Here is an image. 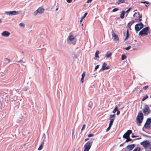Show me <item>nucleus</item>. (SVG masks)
<instances>
[{"mask_svg":"<svg viewBox=\"0 0 151 151\" xmlns=\"http://www.w3.org/2000/svg\"><path fill=\"white\" fill-rule=\"evenodd\" d=\"M67 43L69 45H75L76 43V38L73 35H70L67 39Z\"/></svg>","mask_w":151,"mask_h":151,"instance_id":"f257e3e1","label":"nucleus"},{"mask_svg":"<svg viewBox=\"0 0 151 151\" xmlns=\"http://www.w3.org/2000/svg\"><path fill=\"white\" fill-rule=\"evenodd\" d=\"M93 141V139H92L88 142L84 146V151H89L92 145Z\"/></svg>","mask_w":151,"mask_h":151,"instance_id":"f03ea898","label":"nucleus"},{"mask_svg":"<svg viewBox=\"0 0 151 151\" xmlns=\"http://www.w3.org/2000/svg\"><path fill=\"white\" fill-rule=\"evenodd\" d=\"M149 31V27H146L143 28L139 33V35L140 36H142L143 35L147 36L148 35Z\"/></svg>","mask_w":151,"mask_h":151,"instance_id":"7ed1b4c3","label":"nucleus"},{"mask_svg":"<svg viewBox=\"0 0 151 151\" xmlns=\"http://www.w3.org/2000/svg\"><path fill=\"white\" fill-rule=\"evenodd\" d=\"M142 111L145 115H146L151 113V111L149 107L147 105H145L142 110Z\"/></svg>","mask_w":151,"mask_h":151,"instance_id":"20e7f679","label":"nucleus"},{"mask_svg":"<svg viewBox=\"0 0 151 151\" xmlns=\"http://www.w3.org/2000/svg\"><path fill=\"white\" fill-rule=\"evenodd\" d=\"M5 13L7 15H17L19 14H21V11H6L5 12Z\"/></svg>","mask_w":151,"mask_h":151,"instance_id":"39448f33","label":"nucleus"},{"mask_svg":"<svg viewBox=\"0 0 151 151\" xmlns=\"http://www.w3.org/2000/svg\"><path fill=\"white\" fill-rule=\"evenodd\" d=\"M141 145L143 146L145 149L150 148V142L148 140H146L141 142Z\"/></svg>","mask_w":151,"mask_h":151,"instance_id":"423d86ee","label":"nucleus"},{"mask_svg":"<svg viewBox=\"0 0 151 151\" xmlns=\"http://www.w3.org/2000/svg\"><path fill=\"white\" fill-rule=\"evenodd\" d=\"M143 119V116L142 113L141 112L138 113L137 117V122L139 123H141L142 122Z\"/></svg>","mask_w":151,"mask_h":151,"instance_id":"0eeeda50","label":"nucleus"},{"mask_svg":"<svg viewBox=\"0 0 151 151\" xmlns=\"http://www.w3.org/2000/svg\"><path fill=\"white\" fill-rule=\"evenodd\" d=\"M143 27V24L142 22H140L135 25V29L136 31H139Z\"/></svg>","mask_w":151,"mask_h":151,"instance_id":"6e6552de","label":"nucleus"},{"mask_svg":"<svg viewBox=\"0 0 151 151\" xmlns=\"http://www.w3.org/2000/svg\"><path fill=\"white\" fill-rule=\"evenodd\" d=\"M10 103L13 105H14L15 106H18L19 104V99H17L15 100L14 99H12L11 98V99H10Z\"/></svg>","mask_w":151,"mask_h":151,"instance_id":"1a4fd4ad","label":"nucleus"},{"mask_svg":"<svg viewBox=\"0 0 151 151\" xmlns=\"http://www.w3.org/2000/svg\"><path fill=\"white\" fill-rule=\"evenodd\" d=\"M112 36L113 38V40L115 42H116L119 41V38L117 35H116L114 32L113 30H112Z\"/></svg>","mask_w":151,"mask_h":151,"instance_id":"9d476101","label":"nucleus"},{"mask_svg":"<svg viewBox=\"0 0 151 151\" xmlns=\"http://www.w3.org/2000/svg\"><path fill=\"white\" fill-rule=\"evenodd\" d=\"M132 131L130 130H128L123 135V137L127 139L129 137V135L132 133Z\"/></svg>","mask_w":151,"mask_h":151,"instance_id":"9b49d317","label":"nucleus"},{"mask_svg":"<svg viewBox=\"0 0 151 151\" xmlns=\"http://www.w3.org/2000/svg\"><path fill=\"white\" fill-rule=\"evenodd\" d=\"M151 124V118H148L147 120L144 125L145 127L146 128H148L149 125Z\"/></svg>","mask_w":151,"mask_h":151,"instance_id":"f8f14e48","label":"nucleus"},{"mask_svg":"<svg viewBox=\"0 0 151 151\" xmlns=\"http://www.w3.org/2000/svg\"><path fill=\"white\" fill-rule=\"evenodd\" d=\"M1 34L3 36L7 37L9 36L10 34L9 32L6 31H5L1 33Z\"/></svg>","mask_w":151,"mask_h":151,"instance_id":"ddd939ff","label":"nucleus"},{"mask_svg":"<svg viewBox=\"0 0 151 151\" xmlns=\"http://www.w3.org/2000/svg\"><path fill=\"white\" fill-rule=\"evenodd\" d=\"M109 68V66L107 65V64L106 63L104 62L103 63L102 65V68L101 70L102 69V70H105L108 69Z\"/></svg>","mask_w":151,"mask_h":151,"instance_id":"4468645a","label":"nucleus"},{"mask_svg":"<svg viewBox=\"0 0 151 151\" xmlns=\"http://www.w3.org/2000/svg\"><path fill=\"white\" fill-rule=\"evenodd\" d=\"M135 146V145L134 144H133L131 145H128L127 146V149L128 150H129L130 151L132 150L134 148Z\"/></svg>","mask_w":151,"mask_h":151,"instance_id":"2eb2a0df","label":"nucleus"},{"mask_svg":"<svg viewBox=\"0 0 151 151\" xmlns=\"http://www.w3.org/2000/svg\"><path fill=\"white\" fill-rule=\"evenodd\" d=\"M37 11H38L39 14H42L45 11V9H44L42 7H39L37 9Z\"/></svg>","mask_w":151,"mask_h":151,"instance_id":"dca6fc26","label":"nucleus"},{"mask_svg":"<svg viewBox=\"0 0 151 151\" xmlns=\"http://www.w3.org/2000/svg\"><path fill=\"white\" fill-rule=\"evenodd\" d=\"M125 14V11H123L122 12V13L120 15V17L121 19H123L124 18Z\"/></svg>","mask_w":151,"mask_h":151,"instance_id":"f3484780","label":"nucleus"},{"mask_svg":"<svg viewBox=\"0 0 151 151\" xmlns=\"http://www.w3.org/2000/svg\"><path fill=\"white\" fill-rule=\"evenodd\" d=\"M44 143L43 141L42 142V144L41 145H40V146L39 147V148L38 149V150H41L43 148V144H44Z\"/></svg>","mask_w":151,"mask_h":151,"instance_id":"a211bd4d","label":"nucleus"},{"mask_svg":"<svg viewBox=\"0 0 151 151\" xmlns=\"http://www.w3.org/2000/svg\"><path fill=\"white\" fill-rule=\"evenodd\" d=\"M111 55V52H107L105 55V57L107 58H109Z\"/></svg>","mask_w":151,"mask_h":151,"instance_id":"6ab92c4d","label":"nucleus"},{"mask_svg":"<svg viewBox=\"0 0 151 151\" xmlns=\"http://www.w3.org/2000/svg\"><path fill=\"white\" fill-rule=\"evenodd\" d=\"M134 22V20H132L128 24V25L129 27H130L132 25Z\"/></svg>","mask_w":151,"mask_h":151,"instance_id":"aec40b11","label":"nucleus"},{"mask_svg":"<svg viewBox=\"0 0 151 151\" xmlns=\"http://www.w3.org/2000/svg\"><path fill=\"white\" fill-rule=\"evenodd\" d=\"M99 52L98 50H96V53H95V57L96 58H99V56L98 55Z\"/></svg>","mask_w":151,"mask_h":151,"instance_id":"412c9836","label":"nucleus"},{"mask_svg":"<svg viewBox=\"0 0 151 151\" xmlns=\"http://www.w3.org/2000/svg\"><path fill=\"white\" fill-rule=\"evenodd\" d=\"M114 122V119H110V122L109 124V125L111 126L112 125L113 123Z\"/></svg>","mask_w":151,"mask_h":151,"instance_id":"4be33fe9","label":"nucleus"},{"mask_svg":"<svg viewBox=\"0 0 151 151\" xmlns=\"http://www.w3.org/2000/svg\"><path fill=\"white\" fill-rule=\"evenodd\" d=\"M124 0H117V2L118 4H120V3H123L124 2Z\"/></svg>","mask_w":151,"mask_h":151,"instance_id":"5701e85b","label":"nucleus"},{"mask_svg":"<svg viewBox=\"0 0 151 151\" xmlns=\"http://www.w3.org/2000/svg\"><path fill=\"white\" fill-rule=\"evenodd\" d=\"M132 151H140V148L139 147H137L135 148Z\"/></svg>","mask_w":151,"mask_h":151,"instance_id":"b1692460","label":"nucleus"},{"mask_svg":"<svg viewBox=\"0 0 151 151\" xmlns=\"http://www.w3.org/2000/svg\"><path fill=\"white\" fill-rule=\"evenodd\" d=\"M127 58L126 56L125 55H122L121 57V60H124Z\"/></svg>","mask_w":151,"mask_h":151,"instance_id":"393cba45","label":"nucleus"},{"mask_svg":"<svg viewBox=\"0 0 151 151\" xmlns=\"http://www.w3.org/2000/svg\"><path fill=\"white\" fill-rule=\"evenodd\" d=\"M122 105V103H119L118 104V106H119V107L120 108H119V109H122L124 107V106H123L122 107H121L120 106H121V105Z\"/></svg>","mask_w":151,"mask_h":151,"instance_id":"a878e982","label":"nucleus"},{"mask_svg":"<svg viewBox=\"0 0 151 151\" xmlns=\"http://www.w3.org/2000/svg\"><path fill=\"white\" fill-rule=\"evenodd\" d=\"M117 110H118V106H116L114 108V109L113 111V113H115L117 111Z\"/></svg>","mask_w":151,"mask_h":151,"instance_id":"bb28decb","label":"nucleus"},{"mask_svg":"<svg viewBox=\"0 0 151 151\" xmlns=\"http://www.w3.org/2000/svg\"><path fill=\"white\" fill-rule=\"evenodd\" d=\"M140 15V14H139V12H138L137 13H137H134V14L133 15V16L134 17H137V15Z\"/></svg>","mask_w":151,"mask_h":151,"instance_id":"cd10ccee","label":"nucleus"},{"mask_svg":"<svg viewBox=\"0 0 151 151\" xmlns=\"http://www.w3.org/2000/svg\"><path fill=\"white\" fill-rule=\"evenodd\" d=\"M148 98V96L147 95H146L145 96L143 97L142 99V101H144L147 98Z\"/></svg>","mask_w":151,"mask_h":151,"instance_id":"c85d7f7f","label":"nucleus"},{"mask_svg":"<svg viewBox=\"0 0 151 151\" xmlns=\"http://www.w3.org/2000/svg\"><path fill=\"white\" fill-rule=\"evenodd\" d=\"M126 140L125 141L126 142H128L129 141H131L132 140V139L130 138L129 137H128V138H127Z\"/></svg>","mask_w":151,"mask_h":151,"instance_id":"c756f323","label":"nucleus"},{"mask_svg":"<svg viewBox=\"0 0 151 151\" xmlns=\"http://www.w3.org/2000/svg\"><path fill=\"white\" fill-rule=\"evenodd\" d=\"M19 26L20 27H24L25 26V24L23 23H21L19 24Z\"/></svg>","mask_w":151,"mask_h":151,"instance_id":"7c9ffc66","label":"nucleus"},{"mask_svg":"<svg viewBox=\"0 0 151 151\" xmlns=\"http://www.w3.org/2000/svg\"><path fill=\"white\" fill-rule=\"evenodd\" d=\"M4 61L7 63H9L10 62V60L8 58H5Z\"/></svg>","mask_w":151,"mask_h":151,"instance_id":"2f4dec72","label":"nucleus"},{"mask_svg":"<svg viewBox=\"0 0 151 151\" xmlns=\"http://www.w3.org/2000/svg\"><path fill=\"white\" fill-rule=\"evenodd\" d=\"M93 136H94V134H89L88 135V137H93Z\"/></svg>","mask_w":151,"mask_h":151,"instance_id":"473e14b6","label":"nucleus"},{"mask_svg":"<svg viewBox=\"0 0 151 151\" xmlns=\"http://www.w3.org/2000/svg\"><path fill=\"white\" fill-rule=\"evenodd\" d=\"M142 14H141V15H140L139 16V22H140L142 21Z\"/></svg>","mask_w":151,"mask_h":151,"instance_id":"72a5a7b5","label":"nucleus"},{"mask_svg":"<svg viewBox=\"0 0 151 151\" xmlns=\"http://www.w3.org/2000/svg\"><path fill=\"white\" fill-rule=\"evenodd\" d=\"M85 75H86V72H85L84 71L83 72V73L82 74V77L84 78V77L85 76Z\"/></svg>","mask_w":151,"mask_h":151,"instance_id":"f704fd0d","label":"nucleus"},{"mask_svg":"<svg viewBox=\"0 0 151 151\" xmlns=\"http://www.w3.org/2000/svg\"><path fill=\"white\" fill-rule=\"evenodd\" d=\"M92 103L91 102H90L88 104V106L90 108V109H91V105L92 104Z\"/></svg>","mask_w":151,"mask_h":151,"instance_id":"c9c22d12","label":"nucleus"},{"mask_svg":"<svg viewBox=\"0 0 151 151\" xmlns=\"http://www.w3.org/2000/svg\"><path fill=\"white\" fill-rule=\"evenodd\" d=\"M38 13L37 10L34 12V14L35 16Z\"/></svg>","mask_w":151,"mask_h":151,"instance_id":"e433bc0d","label":"nucleus"},{"mask_svg":"<svg viewBox=\"0 0 151 151\" xmlns=\"http://www.w3.org/2000/svg\"><path fill=\"white\" fill-rule=\"evenodd\" d=\"M118 10V9L117 8H115L112 11L113 12H115L117 11Z\"/></svg>","mask_w":151,"mask_h":151,"instance_id":"4c0bfd02","label":"nucleus"},{"mask_svg":"<svg viewBox=\"0 0 151 151\" xmlns=\"http://www.w3.org/2000/svg\"><path fill=\"white\" fill-rule=\"evenodd\" d=\"M131 48V46L129 45L128 47L125 48V49L126 50H128Z\"/></svg>","mask_w":151,"mask_h":151,"instance_id":"58836bf2","label":"nucleus"},{"mask_svg":"<svg viewBox=\"0 0 151 151\" xmlns=\"http://www.w3.org/2000/svg\"><path fill=\"white\" fill-rule=\"evenodd\" d=\"M85 126H86V125L85 124L83 125V126L82 127L81 129V132H82V131L85 128Z\"/></svg>","mask_w":151,"mask_h":151,"instance_id":"ea45409f","label":"nucleus"},{"mask_svg":"<svg viewBox=\"0 0 151 151\" xmlns=\"http://www.w3.org/2000/svg\"><path fill=\"white\" fill-rule=\"evenodd\" d=\"M115 114H111L110 115V116L109 117L110 118H112L114 117L115 116Z\"/></svg>","mask_w":151,"mask_h":151,"instance_id":"a19ab883","label":"nucleus"},{"mask_svg":"<svg viewBox=\"0 0 151 151\" xmlns=\"http://www.w3.org/2000/svg\"><path fill=\"white\" fill-rule=\"evenodd\" d=\"M87 13H85V14H84V15L83 16L82 18V19H84L86 17V15H87Z\"/></svg>","mask_w":151,"mask_h":151,"instance_id":"79ce46f5","label":"nucleus"},{"mask_svg":"<svg viewBox=\"0 0 151 151\" xmlns=\"http://www.w3.org/2000/svg\"><path fill=\"white\" fill-rule=\"evenodd\" d=\"M141 3H146L147 4H148L149 3L148 2L146 1H142L141 2Z\"/></svg>","mask_w":151,"mask_h":151,"instance_id":"37998d69","label":"nucleus"},{"mask_svg":"<svg viewBox=\"0 0 151 151\" xmlns=\"http://www.w3.org/2000/svg\"><path fill=\"white\" fill-rule=\"evenodd\" d=\"M17 62L20 63H21L22 65H23L22 63H24V62H23L22 60H20L19 61H17Z\"/></svg>","mask_w":151,"mask_h":151,"instance_id":"c03bdc74","label":"nucleus"},{"mask_svg":"<svg viewBox=\"0 0 151 151\" xmlns=\"http://www.w3.org/2000/svg\"><path fill=\"white\" fill-rule=\"evenodd\" d=\"M148 87V86H144L143 87V89L144 90H146L147 88Z\"/></svg>","mask_w":151,"mask_h":151,"instance_id":"a18cd8bd","label":"nucleus"},{"mask_svg":"<svg viewBox=\"0 0 151 151\" xmlns=\"http://www.w3.org/2000/svg\"><path fill=\"white\" fill-rule=\"evenodd\" d=\"M142 135L143 136H145V137H149V136H148V135H147L145 134H142Z\"/></svg>","mask_w":151,"mask_h":151,"instance_id":"49530a36","label":"nucleus"},{"mask_svg":"<svg viewBox=\"0 0 151 151\" xmlns=\"http://www.w3.org/2000/svg\"><path fill=\"white\" fill-rule=\"evenodd\" d=\"M83 80H84V78L81 77V83H83Z\"/></svg>","mask_w":151,"mask_h":151,"instance_id":"de8ad7c7","label":"nucleus"},{"mask_svg":"<svg viewBox=\"0 0 151 151\" xmlns=\"http://www.w3.org/2000/svg\"><path fill=\"white\" fill-rule=\"evenodd\" d=\"M111 126H110L109 125V127H108L106 131H108L110 129V128Z\"/></svg>","mask_w":151,"mask_h":151,"instance_id":"09e8293b","label":"nucleus"},{"mask_svg":"<svg viewBox=\"0 0 151 151\" xmlns=\"http://www.w3.org/2000/svg\"><path fill=\"white\" fill-rule=\"evenodd\" d=\"M131 9V8H129L125 12V13H128Z\"/></svg>","mask_w":151,"mask_h":151,"instance_id":"8fccbe9b","label":"nucleus"},{"mask_svg":"<svg viewBox=\"0 0 151 151\" xmlns=\"http://www.w3.org/2000/svg\"><path fill=\"white\" fill-rule=\"evenodd\" d=\"M99 65H97L95 67V70H96L97 69L99 68Z\"/></svg>","mask_w":151,"mask_h":151,"instance_id":"3c124183","label":"nucleus"},{"mask_svg":"<svg viewBox=\"0 0 151 151\" xmlns=\"http://www.w3.org/2000/svg\"><path fill=\"white\" fill-rule=\"evenodd\" d=\"M126 36H129V31L128 30H127V34H126Z\"/></svg>","mask_w":151,"mask_h":151,"instance_id":"603ef678","label":"nucleus"},{"mask_svg":"<svg viewBox=\"0 0 151 151\" xmlns=\"http://www.w3.org/2000/svg\"><path fill=\"white\" fill-rule=\"evenodd\" d=\"M72 0H66L67 1L68 3H70L71 2Z\"/></svg>","mask_w":151,"mask_h":151,"instance_id":"864d4df0","label":"nucleus"},{"mask_svg":"<svg viewBox=\"0 0 151 151\" xmlns=\"http://www.w3.org/2000/svg\"><path fill=\"white\" fill-rule=\"evenodd\" d=\"M117 112L116 113V114L117 115H119L120 113V111L117 110Z\"/></svg>","mask_w":151,"mask_h":151,"instance_id":"5fc2aeb1","label":"nucleus"},{"mask_svg":"<svg viewBox=\"0 0 151 151\" xmlns=\"http://www.w3.org/2000/svg\"><path fill=\"white\" fill-rule=\"evenodd\" d=\"M137 137V136L134 135H133V133L132 134V138H134V137Z\"/></svg>","mask_w":151,"mask_h":151,"instance_id":"6e6d98bb","label":"nucleus"},{"mask_svg":"<svg viewBox=\"0 0 151 151\" xmlns=\"http://www.w3.org/2000/svg\"><path fill=\"white\" fill-rule=\"evenodd\" d=\"M129 36H126V37L124 39V40H126L128 39V38Z\"/></svg>","mask_w":151,"mask_h":151,"instance_id":"4d7b16f0","label":"nucleus"},{"mask_svg":"<svg viewBox=\"0 0 151 151\" xmlns=\"http://www.w3.org/2000/svg\"><path fill=\"white\" fill-rule=\"evenodd\" d=\"M92 0H87V3H89L91 2L92 1Z\"/></svg>","mask_w":151,"mask_h":151,"instance_id":"13d9d810","label":"nucleus"},{"mask_svg":"<svg viewBox=\"0 0 151 151\" xmlns=\"http://www.w3.org/2000/svg\"><path fill=\"white\" fill-rule=\"evenodd\" d=\"M88 139H89V138H86L85 139V141H87L88 140Z\"/></svg>","mask_w":151,"mask_h":151,"instance_id":"bf43d9fd","label":"nucleus"},{"mask_svg":"<svg viewBox=\"0 0 151 151\" xmlns=\"http://www.w3.org/2000/svg\"><path fill=\"white\" fill-rule=\"evenodd\" d=\"M74 130V129H73V132H72V137L73 136V134H74V132H73Z\"/></svg>","mask_w":151,"mask_h":151,"instance_id":"052dcab7","label":"nucleus"},{"mask_svg":"<svg viewBox=\"0 0 151 151\" xmlns=\"http://www.w3.org/2000/svg\"><path fill=\"white\" fill-rule=\"evenodd\" d=\"M83 19H82V18H81V19L80 21L81 23L82 22Z\"/></svg>","mask_w":151,"mask_h":151,"instance_id":"680f3d73","label":"nucleus"},{"mask_svg":"<svg viewBox=\"0 0 151 151\" xmlns=\"http://www.w3.org/2000/svg\"><path fill=\"white\" fill-rule=\"evenodd\" d=\"M58 8H57L56 9V11H58Z\"/></svg>","mask_w":151,"mask_h":151,"instance_id":"e2e57ef3","label":"nucleus"},{"mask_svg":"<svg viewBox=\"0 0 151 151\" xmlns=\"http://www.w3.org/2000/svg\"><path fill=\"white\" fill-rule=\"evenodd\" d=\"M137 11V9H136V10H135L134 11V12H135V11Z\"/></svg>","mask_w":151,"mask_h":151,"instance_id":"0e129e2a","label":"nucleus"},{"mask_svg":"<svg viewBox=\"0 0 151 151\" xmlns=\"http://www.w3.org/2000/svg\"><path fill=\"white\" fill-rule=\"evenodd\" d=\"M1 22H2L1 20V19H0V23Z\"/></svg>","mask_w":151,"mask_h":151,"instance_id":"69168bd1","label":"nucleus"},{"mask_svg":"<svg viewBox=\"0 0 151 151\" xmlns=\"http://www.w3.org/2000/svg\"><path fill=\"white\" fill-rule=\"evenodd\" d=\"M145 6L146 7H147V5H145Z\"/></svg>","mask_w":151,"mask_h":151,"instance_id":"338daca9","label":"nucleus"},{"mask_svg":"<svg viewBox=\"0 0 151 151\" xmlns=\"http://www.w3.org/2000/svg\"><path fill=\"white\" fill-rule=\"evenodd\" d=\"M150 149L151 150V146L150 148Z\"/></svg>","mask_w":151,"mask_h":151,"instance_id":"774afa93","label":"nucleus"}]
</instances>
